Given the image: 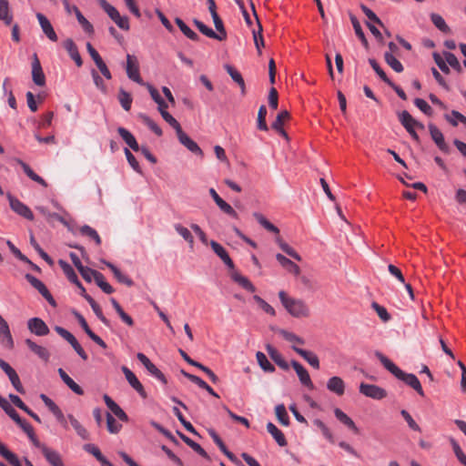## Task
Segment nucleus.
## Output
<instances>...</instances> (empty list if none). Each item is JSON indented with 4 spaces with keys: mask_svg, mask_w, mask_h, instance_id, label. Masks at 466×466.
I'll use <instances>...</instances> for the list:
<instances>
[{
    "mask_svg": "<svg viewBox=\"0 0 466 466\" xmlns=\"http://www.w3.org/2000/svg\"><path fill=\"white\" fill-rule=\"evenodd\" d=\"M279 298L283 307L291 316L295 318H304L309 315V307L303 300L290 298L283 290L279 292Z\"/></svg>",
    "mask_w": 466,
    "mask_h": 466,
    "instance_id": "1",
    "label": "nucleus"
},
{
    "mask_svg": "<svg viewBox=\"0 0 466 466\" xmlns=\"http://www.w3.org/2000/svg\"><path fill=\"white\" fill-rule=\"evenodd\" d=\"M399 120L401 125L405 127L407 132L411 136V137L416 141L420 142V137L415 131V128L423 129V124L418 122L416 119L412 117V116L406 110L402 111L399 114Z\"/></svg>",
    "mask_w": 466,
    "mask_h": 466,
    "instance_id": "2",
    "label": "nucleus"
},
{
    "mask_svg": "<svg viewBox=\"0 0 466 466\" xmlns=\"http://www.w3.org/2000/svg\"><path fill=\"white\" fill-rule=\"evenodd\" d=\"M7 198L9 200V205L11 209L16 213L17 215L28 219L33 220L34 219V214L25 204H24L22 201H20L18 198H15L14 196L8 194Z\"/></svg>",
    "mask_w": 466,
    "mask_h": 466,
    "instance_id": "3",
    "label": "nucleus"
},
{
    "mask_svg": "<svg viewBox=\"0 0 466 466\" xmlns=\"http://www.w3.org/2000/svg\"><path fill=\"white\" fill-rule=\"evenodd\" d=\"M127 76L133 80L134 82L139 85H145L143 79L139 74V66L138 61L136 56L127 55V67H126Z\"/></svg>",
    "mask_w": 466,
    "mask_h": 466,
    "instance_id": "4",
    "label": "nucleus"
},
{
    "mask_svg": "<svg viewBox=\"0 0 466 466\" xmlns=\"http://www.w3.org/2000/svg\"><path fill=\"white\" fill-rule=\"evenodd\" d=\"M360 392L366 397L374 399V400H381L387 396V392L384 389L368 383H360Z\"/></svg>",
    "mask_w": 466,
    "mask_h": 466,
    "instance_id": "5",
    "label": "nucleus"
},
{
    "mask_svg": "<svg viewBox=\"0 0 466 466\" xmlns=\"http://www.w3.org/2000/svg\"><path fill=\"white\" fill-rule=\"evenodd\" d=\"M25 279L52 306H56L54 298L41 280L31 274H26Z\"/></svg>",
    "mask_w": 466,
    "mask_h": 466,
    "instance_id": "6",
    "label": "nucleus"
},
{
    "mask_svg": "<svg viewBox=\"0 0 466 466\" xmlns=\"http://www.w3.org/2000/svg\"><path fill=\"white\" fill-rule=\"evenodd\" d=\"M27 328L33 334L43 337L49 333V328L40 318H32L27 321Z\"/></svg>",
    "mask_w": 466,
    "mask_h": 466,
    "instance_id": "7",
    "label": "nucleus"
},
{
    "mask_svg": "<svg viewBox=\"0 0 466 466\" xmlns=\"http://www.w3.org/2000/svg\"><path fill=\"white\" fill-rule=\"evenodd\" d=\"M36 18L39 22L43 33L46 35V37L52 42H56L58 39L57 35L46 16L41 13H37Z\"/></svg>",
    "mask_w": 466,
    "mask_h": 466,
    "instance_id": "8",
    "label": "nucleus"
},
{
    "mask_svg": "<svg viewBox=\"0 0 466 466\" xmlns=\"http://www.w3.org/2000/svg\"><path fill=\"white\" fill-rule=\"evenodd\" d=\"M127 380L128 381V383L130 384V386L136 390L137 391V393L142 397V398H146L147 397V393L144 390V387L143 385L141 384V382L138 380V379L137 378V376L134 374V372H132L126 366H123L121 368Z\"/></svg>",
    "mask_w": 466,
    "mask_h": 466,
    "instance_id": "9",
    "label": "nucleus"
},
{
    "mask_svg": "<svg viewBox=\"0 0 466 466\" xmlns=\"http://www.w3.org/2000/svg\"><path fill=\"white\" fill-rule=\"evenodd\" d=\"M179 142L186 147L190 152L197 156L203 157V151L198 145L192 140L183 130H179L177 134Z\"/></svg>",
    "mask_w": 466,
    "mask_h": 466,
    "instance_id": "10",
    "label": "nucleus"
},
{
    "mask_svg": "<svg viewBox=\"0 0 466 466\" xmlns=\"http://www.w3.org/2000/svg\"><path fill=\"white\" fill-rule=\"evenodd\" d=\"M429 131L432 140L435 142L437 147L444 153H449V146L444 140L442 132L433 124L429 125Z\"/></svg>",
    "mask_w": 466,
    "mask_h": 466,
    "instance_id": "11",
    "label": "nucleus"
},
{
    "mask_svg": "<svg viewBox=\"0 0 466 466\" xmlns=\"http://www.w3.org/2000/svg\"><path fill=\"white\" fill-rule=\"evenodd\" d=\"M291 365H292L293 369L295 370L300 382L304 386L312 390L314 388V385L311 381V379H310V376H309L308 370L297 360H292Z\"/></svg>",
    "mask_w": 466,
    "mask_h": 466,
    "instance_id": "12",
    "label": "nucleus"
},
{
    "mask_svg": "<svg viewBox=\"0 0 466 466\" xmlns=\"http://www.w3.org/2000/svg\"><path fill=\"white\" fill-rule=\"evenodd\" d=\"M397 379L404 381L407 385H409L414 390H416L417 393L420 394L421 397L424 396V391L421 387V384L419 379L414 374L406 373L402 370V374L400 375Z\"/></svg>",
    "mask_w": 466,
    "mask_h": 466,
    "instance_id": "13",
    "label": "nucleus"
},
{
    "mask_svg": "<svg viewBox=\"0 0 466 466\" xmlns=\"http://www.w3.org/2000/svg\"><path fill=\"white\" fill-rule=\"evenodd\" d=\"M32 78L34 83L39 86H43L46 84V76L36 55L34 56L32 63Z\"/></svg>",
    "mask_w": 466,
    "mask_h": 466,
    "instance_id": "14",
    "label": "nucleus"
},
{
    "mask_svg": "<svg viewBox=\"0 0 466 466\" xmlns=\"http://www.w3.org/2000/svg\"><path fill=\"white\" fill-rule=\"evenodd\" d=\"M64 48L67 51L69 56L75 61L76 65L80 67L83 65L81 56L77 46L71 38H67L63 42Z\"/></svg>",
    "mask_w": 466,
    "mask_h": 466,
    "instance_id": "15",
    "label": "nucleus"
},
{
    "mask_svg": "<svg viewBox=\"0 0 466 466\" xmlns=\"http://www.w3.org/2000/svg\"><path fill=\"white\" fill-rule=\"evenodd\" d=\"M42 454L51 466H65L62 457L58 451L48 447H43Z\"/></svg>",
    "mask_w": 466,
    "mask_h": 466,
    "instance_id": "16",
    "label": "nucleus"
},
{
    "mask_svg": "<svg viewBox=\"0 0 466 466\" xmlns=\"http://www.w3.org/2000/svg\"><path fill=\"white\" fill-rule=\"evenodd\" d=\"M345 382L340 377L333 376L329 379L327 382V389L337 394L338 396H341L345 392Z\"/></svg>",
    "mask_w": 466,
    "mask_h": 466,
    "instance_id": "17",
    "label": "nucleus"
},
{
    "mask_svg": "<svg viewBox=\"0 0 466 466\" xmlns=\"http://www.w3.org/2000/svg\"><path fill=\"white\" fill-rule=\"evenodd\" d=\"M0 336L3 337L2 342L8 349L14 347V340L6 320L0 315Z\"/></svg>",
    "mask_w": 466,
    "mask_h": 466,
    "instance_id": "18",
    "label": "nucleus"
},
{
    "mask_svg": "<svg viewBox=\"0 0 466 466\" xmlns=\"http://www.w3.org/2000/svg\"><path fill=\"white\" fill-rule=\"evenodd\" d=\"M266 350L268 354L271 358V360L282 370H288L289 369V363L284 360L279 351L275 349L273 346L268 344L266 346Z\"/></svg>",
    "mask_w": 466,
    "mask_h": 466,
    "instance_id": "19",
    "label": "nucleus"
},
{
    "mask_svg": "<svg viewBox=\"0 0 466 466\" xmlns=\"http://www.w3.org/2000/svg\"><path fill=\"white\" fill-rule=\"evenodd\" d=\"M107 408L122 421H127L128 417L127 413L116 404L108 395L105 394L103 397Z\"/></svg>",
    "mask_w": 466,
    "mask_h": 466,
    "instance_id": "20",
    "label": "nucleus"
},
{
    "mask_svg": "<svg viewBox=\"0 0 466 466\" xmlns=\"http://www.w3.org/2000/svg\"><path fill=\"white\" fill-rule=\"evenodd\" d=\"M292 349L299 356H301L311 367H313L316 370L319 369V360L315 353L298 348L297 346H292Z\"/></svg>",
    "mask_w": 466,
    "mask_h": 466,
    "instance_id": "21",
    "label": "nucleus"
},
{
    "mask_svg": "<svg viewBox=\"0 0 466 466\" xmlns=\"http://www.w3.org/2000/svg\"><path fill=\"white\" fill-rule=\"evenodd\" d=\"M25 343L29 348V350L31 351H33L35 355H37L41 360H43L44 361H48V360L50 358V353L47 350V349L36 344L35 341H33L30 339H26L25 340Z\"/></svg>",
    "mask_w": 466,
    "mask_h": 466,
    "instance_id": "22",
    "label": "nucleus"
},
{
    "mask_svg": "<svg viewBox=\"0 0 466 466\" xmlns=\"http://www.w3.org/2000/svg\"><path fill=\"white\" fill-rule=\"evenodd\" d=\"M117 133L130 148L136 152L139 151L140 147L136 137L127 128L120 127L117 128Z\"/></svg>",
    "mask_w": 466,
    "mask_h": 466,
    "instance_id": "23",
    "label": "nucleus"
},
{
    "mask_svg": "<svg viewBox=\"0 0 466 466\" xmlns=\"http://www.w3.org/2000/svg\"><path fill=\"white\" fill-rule=\"evenodd\" d=\"M210 246L213 249V251L221 258V260L229 268H234V263L232 261V259L230 258V257L228 256V252L226 251V249L220 245L218 244V242L212 240L210 242Z\"/></svg>",
    "mask_w": 466,
    "mask_h": 466,
    "instance_id": "24",
    "label": "nucleus"
},
{
    "mask_svg": "<svg viewBox=\"0 0 466 466\" xmlns=\"http://www.w3.org/2000/svg\"><path fill=\"white\" fill-rule=\"evenodd\" d=\"M224 68L227 71V73L230 76L232 80L238 85L241 94L245 95L246 94V85H245V81H244L241 74L234 66H232L228 64L225 65Z\"/></svg>",
    "mask_w": 466,
    "mask_h": 466,
    "instance_id": "25",
    "label": "nucleus"
},
{
    "mask_svg": "<svg viewBox=\"0 0 466 466\" xmlns=\"http://www.w3.org/2000/svg\"><path fill=\"white\" fill-rule=\"evenodd\" d=\"M276 258L279 262V264L285 269H287L289 272L294 274L295 276L299 275V273H300L299 267L297 264H295L293 261H291L290 259L286 258L284 255L279 253L276 255Z\"/></svg>",
    "mask_w": 466,
    "mask_h": 466,
    "instance_id": "26",
    "label": "nucleus"
},
{
    "mask_svg": "<svg viewBox=\"0 0 466 466\" xmlns=\"http://www.w3.org/2000/svg\"><path fill=\"white\" fill-rule=\"evenodd\" d=\"M60 268H62L64 274L66 276L68 280L77 287H81V282L78 280L77 275L75 272L74 268L65 260L60 259L58 261Z\"/></svg>",
    "mask_w": 466,
    "mask_h": 466,
    "instance_id": "27",
    "label": "nucleus"
},
{
    "mask_svg": "<svg viewBox=\"0 0 466 466\" xmlns=\"http://www.w3.org/2000/svg\"><path fill=\"white\" fill-rule=\"evenodd\" d=\"M376 356L384 366V368L392 373L396 378L402 374V370L382 353L376 352Z\"/></svg>",
    "mask_w": 466,
    "mask_h": 466,
    "instance_id": "28",
    "label": "nucleus"
},
{
    "mask_svg": "<svg viewBox=\"0 0 466 466\" xmlns=\"http://www.w3.org/2000/svg\"><path fill=\"white\" fill-rule=\"evenodd\" d=\"M58 373L62 380L72 391H74L77 395L84 394V390H82V388L77 383H76L63 369H58Z\"/></svg>",
    "mask_w": 466,
    "mask_h": 466,
    "instance_id": "29",
    "label": "nucleus"
},
{
    "mask_svg": "<svg viewBox=\"0 0 466 466\" xmlns=\"http://www.w3.org/2000/svg\"><path fill=\"white\" fill-rule=\"evenodd\" d=\"M267 431L271 434V436L279 446L284 447L287 445V441L283 432L278 429L275 424L272 422H268Z\"/></svg>",
    "mask_w": 466,
    "mask_h": 466,
    "instance_id": "30",
    "label": "nucleus"
},
{
    "mask_svg": "<svg viewBox=\"0 0 466 466\" xmlns=\"http://www.w3.org/2000/svg\"><path fill=\"white\" fill-rule=\"evenodd\" d=\"M73 12L75 13L76 17L83 30L88 35H93L94 27L92 24L82 15L77 6L73 5Z\"/></svg>",
    "mask_w": 466,
    "mask_h": 466,
    "instance_id": "31",
    "label": "nucleus"
},
{
    "mask_svg": "<svg viewBox=\"0 0 466 466\" xmlns=\"http://www.w3.org/2000/svg\"><path fill=\"white\" fill-rule=\"evenodd\" d=\"M0 455L12 466H25L18 457L14 452L10 451L2 442H0Z\"/></svg>",
    "mask_w": 466,
    "mask_h": 466,
    "instance_id": "32",
    "label": "nucleus"
},
{
    "mask_svg": "<svg viewBox=\"0 0 466 466\" xmlns=\"http://www.w3.org/2000/svg\"><path fill=\"white\" fill-rule=\"evenodd\" d=\"M335 417L344 425H346L348 428L352 430L355 433L359 432V429L356 426L355 422L340 409L336 408L334 410Z\"/></svg>",
    "mask_w": 466,
    "mask_h": 466,
    "instance_id": "33",
    "label": "nucleus"
},
{
    "mask_svg": "<svg viewBox=\"0 0 466 466\" xmlns=\"http://www.w3.org/2000/svg\"><path fill=\"white\" fill-rule=\"evenodd\" d=\"M107 268H109L114 274L115 278L118 280V282L127 285V287H131L134 285V281L124 275L115 265L110 262H106Z\"/></svg>",
    "mask_w": 466,
    "mask_h": 466,
    "instance_id": "34",
    "label": "nucleus"
},
{
    "mask_svg": "<svg viewBox=\"0 0 466 466\" xmlns=\"http://www.w3.org/2000/svg\"><path fill=\"white\" fill-rule=\"evenodd\" d=\"M179 437L182 441L188 445L193 451H195L198 454L205 459H209L207 451L196 441H192L190 438L186 436L185 434L178 432Z\"/></svg>",
    "mask_w": 466,
    "mask_h": 466,
    "instance_id": "35",
    "label": "nucleus"
},
{
    "mask_svg": "<svg viewBox=\"0 0 466 466\" xmlns=\"http://www.w3.org/2000/svg\"><path fill=\"white\" fill-rule=\"evenodd\" d=\"M231 278L235 282H237L246 290L250 292H254L256 290L255 286L249 281V279L238 272H233Z\"/></svg>",
    "mask_w": 466,
    "mask_h": 466,
    "instance_id": "36",
    "label": "nucleus"
},
{
    "mask_svg": "<svg viewBox=\"0 0 466 466\" xmlns=\"http://www.w3.org/2000/svg\"><path fill=\"white\" fill-rule=\"evenodd\" d=\"M19 163L23 171L26 174L28 177H30L32 180L42 185L45 187H47V183L46 182V180L37 174H35L34 170L26 163L23 161H19Z\"/></svg>",
    "mask_w": 466,
    "mask_h": 466,
    "instance_id": "37",
    "label": "nucleus"
},
{
    "mask_svg": "<svg viewBox=\"0 0 466 466\" xmlns=\"http://www.w3.org/2000/svg\"><path fill=\"white\" fill-rule=\"evenodd\" d=\"M19 163L23 171L26 174L28 177H30L32 180L42 185L45 187H47V183L46 182V180L37 174H35L34 170L26 163L23 161H19Z\"/></svg>",
    "mask_w": 466,
    "mask_h": 466,
    "instance_id": "38",
    "label": "nucleus"
},
{
    "mask_svg": "<svg viewBox=\"0 0 466 466\" xmlns=\"http://www.w3.org/2000/svg\"><path fill=\"white\" fill-rule=\"evenodd\" d=\"M110 301L122 321L132 327L134 325L133 319L123 310L120 304L115 299L112 298Z\"/></svg>",
    "mask_w": 466,
    "mask_h": 466,
    "instance_id": "39",
    "label": "nucleus"
},
{
    "mask_svg": "<svg viewBox=\"0 0 466 466\" xmlns=\"http://www.w3.org/2000/svg\"><path fill=\"white\" fill-rule=\"evenodd\" d=\"M175 23L177 24V25L179 27V29L181 30V32L187 36L188 37L189 39L193 40V41H198L199 37L197 33H195L192 29H190L186 24L185 22L177 17L175 19Z\"/></svg>",
    "mask_w": 466,
    "mask_h": 466,
    "instance_id": "40",
    "label": "nucleus"
},
{
    "mask_svg": "<svg viewBox=\"0 0 466 466\" xmlns=\"http://www.w3.org/2000/svg\"><path fill=\"white\" fill-rule=\"evenodd\" d=\"M118 101L121 105V106L126 110L129 111L131 108L133 98L131 95L124 90L123 88L119 89L118 96H117Z\"/></svg>",
    "mask_w": 466,
    "mask_h": 466,
    "instance_id": "41",
    "label": "nucleus"
},
{
    "mask_svg": "<svg viewBox=\"0 0 466 466\" xmlns=\"http://www.w3.org/2000/svg\"><path fill=\"white\" fill-rule=\"evenodd\" d=\"M99 5L115 23L121 18L119 12L106 0H99Z\"/></svg>",
    "mask_w": 466,
    "mask_h": 466,
    "instance_id": "42",
    "label": "nucleus"
},
{
    "mask_svg": "<svg viewBox=\"0 0 466 466\" xmlns=\"http://www.w3.org/2000/svg\"><path fill=\"white\" fill-rule=\"evenodd\" d=\"M99 5L115 23L121 18L119 12L106 0H99Z\"/></svg>",
    "mask_w": 466,
    "mask_h": 466,
    "instance_id": "43",
    "label": "nucleus"
},
{
    "mask_svg": "<svg viewBox=\"0 0 466 466\" xmlns=\"http://www.w3.org/2000/svg\"><path fill=\"white\" fill-rule=\"evenodd\" d=\"M213 18V22L215 25L216 29L218 30L217 33V40L222 41L227 38V33L223 25V22L219 15L218 14L211 15Z\"/></svg>",
    "mask_w": 466,
    "mask_h": 466,
    "instance_id": "44",
    "label": "nucleus"
},
{
    "mask_svg": "<svg viewBox=\"0 0 466 466\" xmlns=\"http://www.w3.org/2000/svg\"><path fill=\"white\" fill-rule=\"evenodd\" d=\"M431 20L432 24L441 32L446 33V34L451 32V29L448 26V25L446 24L445 20L439 14H435V13L431 14Z\"/></svg>",
    "mask_w": 466,
    "mask_h": 466,
    "instance_id": "45",
    "label": "nucleus"
},
{
    "mask_svg": "<svg viewBox=\"0 0 466 466\" xmlns=\"http://www.w3.org/2000/svg\"><path fill=\"white\" fill-rule=\"evenodd\" d=\"M256 358L258 365L264 371L273 372L275 370V367L268 361V358L263 352L258 351Z\"/></svg>",
    "mask_w": 466,
    "mask_h": 466,
    "instance_id": "46",
    "label": "nucleus"
},
{
    "mask_svg": "<svg viewBox=\"0 0 466 466\" xmlns=\"http://www.w3.org/2000/svg\"><path fill=\"white\" fill-rule=\"evenodd\" d=\"M386 63L397 73H401L404 68L402 64L391 53H385Z\"/></svg>",
    "mask_w": 466,
    "mask_h": 466,
    "instance_id": "47",
    "label": "nucleus"
},
{
    "mask_svg": "<svg viewBox=\"0 0 466 466\" xmlns=\"http://www.w3.org/2000/svg\"><path fill=\"white\" fill-rule=\"evenodd\" d=\"M138 117L141 121L148 127V128L153 131L157 136L161 137L163 132L162 129L157 126L156 122H154L149 116L145 114H139Z\"/></svg>",
    "mask_w": 466,
    "mask_h": 466,
    "instance_id": "48",
    "label": "nucleus"
},
{
    "mask_svg": "<svg viewBox=\"0 0 466 466\" xmlns=\"http://www.w3.org/2000/svg\"><path fill=\"white\" fill-rule=\"evenodd\" d=\"M174 228L189 244L190 248H193L194 238L190 231L181 224H175Z\"/></svg>",
    "mask_w": 466,
    "mask_h": 466,
    "instance_id": "49",
    "label": "nucleus"
},
{
    "mask_svg": "<svg viewBox=\"0 0 466 466\" xmlns=\"http://www.w3.org/2000/svg\"><path fill=\"white\" fill-rule=\"evenodd\" d=\"M253 216L256 218V220L262 227H264L267 230L276 233V234H279V228L276 226H274L272 223H270L262 214L256 212L253 214Z\"/></svg>",
    "mask_w": 466,
    "mask_h": 466,
    "instance_id": "50",
    "label": "nucleus"
},
{
    "mask_svg": "<svg viewBox=\"0 0 466 466\" xmlns=\"http://www.w3.org/2000/svg\"><path fill=\"white\" fill-rule=\"evenodd\" d=\"M12 15L9 14V5L7 0H0V20L4 21L6 25L12 23Z\"/></svg>",
    "mask_w": 466,
    "mask_h": 466,
    "instance_id": "51",
    "label": "nucleus"
},
{
    "mask_svg": "<svg viewBox=\"0 0 466 466\" xmlns=\"http://www.w3.org/2000/svg\"><path fill=\"white\" fill-rule=\"evenodd\" d=\"M79 231L83 236H86V237L90 238L91 239H93L96 245L99 246L101 244V238H100L98 233L96 232V230L94 229L93 228H91L87 225H85L80 228Z\"/></svg>",
    "mask_w": 466,
    "mask_h": 466,
    "instance_id": "52",
    "label": "nucleus"
},
{
    "mask_svg": "<svg viewBox=\"0 0 466 466\" xmlns=\"http://www.w3.org/2000/svg\"><path fill=\"white\" fill-rule=\"evenodd\" d=\"M350 21H351V24L353 25V28H354V31H355V34L356 35L360 38V40L361 41V43L363 44V46L365 47L368 46V41H367V38L361 29V26H360V22L358 21L357 17L354 16V15H350Z\"/></svg>",
    "mask_w": 466,
    "mask_h": 466,
    "instance_id": "53",
    "label": "nucleus"
},
{
    "mask_svg": "<svg viewBox=\"0 0 466 466\" xmlns=\"http://www.w3.org/2000/svg\"><path fill=\"white\" fill-rule=\"evenodd\" d=\"M279 334L283 337L284 339H286L287 341H289L290 343H293L292 346H296V344H299V345L305 344V341L302 338H300V337L297 336L296 334L289 332L288 330L280 329Z\"/></svg>",
    "mask_w": 466,
    "mask_h": 466,
    "instance_id": "54",
    "label": "nucleus"
},
{
    "mask_svg": "<svg viewBox=\"0 0 466 466\" xmlns=\"http://www.w3.org/2000/svg\"><path fill=\"white\" fill-rule=\"evenodd\" d=\"M277 242H278L279 248L286 254H288L289 256H290L291 258H293L294 259H296L298 261L301 260V257L299 256V254L293 248H291L289 244L284 242L281 238H278Z\"/></svg>",
    "mask_w": 466,
    "mask_h": 466,
    "instance_id": "55",
    "label": "nucleus"
},
{
    "mask_svg": "<svg viewBox=\"0 0 466 466\" xmlns=\"http://www.w3.org/2000/svg\"><path fill=\"white\" fill-rule=\"evenodd\" d=\"M68 420L72 425V427L75 429L76 433L84 440H86L88 438V432L80 424V422L73 416L68 415Z\"/></svg>",
    "mask_w": 466,
    "mask_h": 466,
    "instance_id": "56",
    "label": "nucleus"
},
{
    "mask_svg": "<svg viewBox=\"0 0 466 466\" xmlns=\"http://www.w3.org/2000/svg\"><path fill=\"white\" fill-rule=\"evenodd\" d=\"M313 424L315 426H317L322 432L323 436L330 442V443H334L335 442V439H334V436L332 434V432L330 431V430L325 425V423L319 420V419H316L313 420Z\"/></svg>",
    "mask_w": 466,
    "mask_h": 466,
    "instance_id": "57",
    "label": "nucleus"
},
{
    "mask_svg": "<svg viewBox=\"0 0 466 466\" xmlns=\"http://www.w3.org/2000/svg\"><path fill=\"white\" fill-rule=\"evenodd\" d=\"M275 413H276V416H277L279 421L282 425L288 426L289 424V418L287 413L286 408L283 404H279V405L276 406Z\"/></svg>",
    "mask_w": 466,
    "mask_h": 466,
    "instance_id": "58",
    "label": "nucleus"
},
{
    "mask_svg": "<svg viewBox=\"0 0 466 466\" xmlns=\"http://www.w3.org/2000/svg\"><path fill=\"white\" fill-rule=\"evenodd\" d=\"M94 281L105 293L112 294L114 292V289L109 283L106 281L105 277L101 272H99V274H96V278L95 279Z\"/></svg>",
    "mask_w": 466,
    "mask_h": 466,
    "instance_id": "59",
    "label": "nucleus"
},
{
    "mask_svg": "<svg viewBox=\"0 0 466 466\" xmlns=\"http://www.w3.org/2000/svg\"><path fill=\"white\" fill-rule=\"evenodd\" d=\"M173 412L177 416V420L181 422V424L186 428L187 431L193 434H198L193 425L189 421L186 420L185 417L180 412L177 407L173 408Z\"/></svg>",
    "mask_w": 466,
    "mask_h": 466,
    "instance_id": "60",
    "label": "nucleus"
},
{
    "mask_svg": "<svg viewBox=\"0 0 466 466\" xmlns=\"http://www.w3.org/2000/svg\"><path fill=\"white\" fill-rule=\"evenodd\" d=\"M106 427L110 433L116 434L121 430L122 425L110 413H106Z\"/></svg>",
    "mask_w": 466,
    "mask_h": 466,
    "instance_id": "61",
    "label": "nucleus"
},
{
    "mask_svg": "<svg viewBox=\"0 0 466 466\" xmlns=\"http://www.w3.org/2000/svg\"><path fill=\"white\" fill-rule=\"evenodd\" d=\"M253 299L259 306V308L261 309H263L266 313H268L271 316L276 315L275 309L267 301H265L262 298H260L258 295H255V296H253Z\"/></svg>",
    "mask_w": 466,
    "mask_h": 466,
    "instance_id": "62",
    "label": "nucleus"
},
{
    "mask_svg": "<svg viewBox=\"0 0 466 466\" xmlns=\"http://www.w3.org/2000/svg\"><path fill=\"white\" fill-rule=\"evenodd\" d=\"M267 108L265 106H260L258 112V128L267 131L268 125L266 123Z\"/></svg>",
    "mask_w": 466,
    "mask_h": 466,
    "instance_id": "63",
    "label": "nucleus"
},
{
    "mask_svg": "<svg viewBox=\"0 0 466 466\" xmlns=\"http://www.w3.org/2000/svg\"><path fill=\"white\" fill-rule=\"evenodd\" d=\"M194 24L203 35L209 38L216 39L217 33H215L210 27L207 26L205 24L197 19L194 20Z\"/></svg>",
    "mask_w": 466,
    "mask_h": 466,
    "instance_id": "64",
    "label": "nucleus"
}]
</instances>
